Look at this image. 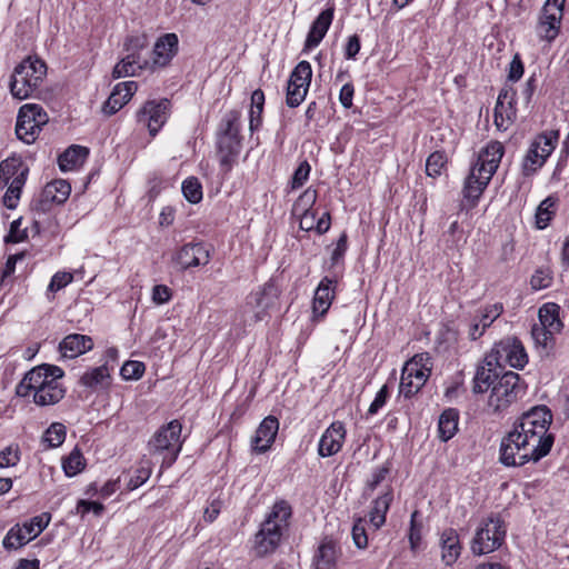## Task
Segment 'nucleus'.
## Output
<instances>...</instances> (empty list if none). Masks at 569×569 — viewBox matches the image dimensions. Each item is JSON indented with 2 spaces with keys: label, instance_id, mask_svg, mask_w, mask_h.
Returning a JSON list of instances; mask_svg holds the SVG:
<instances>
[{
  "label": "nucleus",
  "instance_id": "a878e982",
  "mask_svg": "<svg viewBox=\"0 0 569 569\" xmlns=\"http://www.w3.org/2000/svg\"><path fill=\"white\" fill-rule=\"evenodd\" d=\"M491 178L483 173H479L478 170L471 168L469 176L465 180L463 186V198L475 207L483 190L488 186Z\"/></svg>",
  "mask_w": 569,
  "mask_h": 569
},
{
  "label": "nucleus",
  "instance_id": "4468645a",
  "mask_svg": "<svg viewBox=\"0 0 569 569\" xmlns=\"http://www.w3.org/2000/svg\"><path fill=\"white\" fill-rule=\"evenodd\" d=\"M169 107L168 99L147 101L137 112V121L154 137L168 119Z\"/></svg>",
  "mask_w": 569,
  "mask_h": 569
},
{
  "label": "nucleus",
  "instance_id": "b1692460",
  "mask_svg": "<svg viewBox=\"0 0 569 569\" xmlns=\"http://www.w3.org/2000/svg\"><path fill=\"white\" fill-rule=\"evenodd\" d=\"M337 280L325 277L316 289L313 297V312L325 316L331 306L336 293Z\"/></svg>",
  "mask_w": 569,
  "mask_h": 569
},
{
  "label": "nucleus",
  "instance_id": "7ed1b4c3",
  "mask_svg": "<svg viewBox=\"0 0 569 569\" xmlns=\"http://www.w3.org/2000/svg\"><path fill=\"white\" fill-rule=\"evenodd\" d=\"M182 425L174 419L161 426L147 443L148 452L152 457L161 458V468L171 467L178 459L182 449Z\"/></svg>",
  "mask_w": 569,
  "mask_h": 569
},
{
  "label": "nucleus",
  "instance_id": "4c0bfd02",
  "mask_svg": "<svg viewBox=\"0 0 569 569\" xmlns=\"http://www.w3.org/2000/svg\"><path fill=\"white\" fill-rule=\"evenodd\" d=\"M264 106V93L261 89H257L251 94V108L249 112V129L257 130L262 123V111Z\"/></svg>",
  "mask_w": 569,
  "mask_h": 569
},
{
  "label": "nucleus",
  "instance_id": "5fc2aeb1",
  "mask_svg": "<svg viewBox=\"0 0 569 569\" xmlns=\"http://www.w3.org/2000/svg\"><path fill=\"white\" fill-rule=\"evenodd\" d=\"M21 218L11 222L9 233L4 237L6 243H18L28 238V228L21 229Z\"/></svg>",
  "mask_w": 569,
  "mask_h": 569
},
{
  "label": "nucleus",
  "instance_id": "dca6fc26",
  "mask_svg": "<svg viewBox=\"0 0 569 569\" xmlns=\"http://www.w3.org/2000/svg\"><path fill=\"white\" fill-rule=\"evenodd\" d=\"M346 439V428L342 422H332L322 433L319 445L318 453L320 457H331L338 453Z\"/></svg>",
  "mask_w": 569,
  "mask_h": 569
},
{
  "label": "nucleus",
  "instance_id": "bb28decb",
  "mask_svg": "<svg viewBox=\"0 0 569 569\" xmlns=\"http://www.w3.org/2000/svg\"><path fill=\"white\" fill-rule=\"evenodd\" d=\"M71 186L68 181L58 179L46 184L41 193L42 210H47L48 203H63L70 196Z\"/></svg>",
  "mask_w": 569,
  "mask_h": 569
},
{
  "label": "nucleus",
  "instance_id": "72a5a7b5",
  "mask_svg": "<svg viewBox=\"0 0 569 569\" xmlns=\"http://www.w3.org/2000/svg\"><path fill=\"white\" fill-rule=\"evenodd\" d=\"M559 310L560 308L556 303H546L540 307L538 312L540 323L538 325L556 333L560 332L563 325L559 318Z\"/></svg>",
  "mask_w": 569,
  "mask_h": 569
},
{
  "label": "nucleus",
  "instance_id": "9b49d317",
  "mask_svg": "<svg viewBox=\"0 0 569 569\" xmlns=\"http://www.w3.org/2000/svg\"><path fill=\"white\" fill-rule=\"evenodd\" d=\"M488 361H495L501 367L502 362H506L516 369H522L528 363V355L518 338L508 337L493 346Z\"/></svg>",
  "mask_w": 569,
  "mask_h": 569
},
{
  "label": "nucleus",
  "instance_id": "3c124183",
  "mask_svg": "<svg viewBox=\"0 0 569 569\" xmlns=\"http://www.w3.org/2000/svg\"><path fill=\"white\" fill-rule=\"evenodd\" d=\"M503 307L501 303H493L487 306L481 310V315L477 318L481 322L482 331H486L492 322L502 313Z\"/></svg>",
  "mask_w": 569,
  "mask_h": 569
},
{
  "label": "nucleus",
  "instance_id": "c9c22d12",
  "mask_svg": "<svg viewBox=\"0 0 569 569\" xmlns=\"http://www.w3.org/2000/svg\"><path fill=\"white\" fill-rule=\"evenodd\" d=\"M425 357L423 355H417L411 360L406 362L402 375H406V377L413 378L417 380L418 383L423 382V385L427 382L431 368L427 367L423 363Z\"/></svg>",
  "mask_w": 569,
  "mask_h": 569
},
{
  "label": "nucleus",
  "instance_id": "13d9d810",
  "mask_svg": "<svg viewBox=\"0 0 569 569\" xmlns=\"http://www.w3.org/2000/svg\"><path fill=\"white\" fill-rule=\"evenodd\" d=\"M423 382L418 383L416 379H411L409 377H406V375L401 373L400 379V386H399V392L405 398H411L415 396L422 387Z\"/></svg>",
  "mask_w": 569,
  "mask_h": 569
},
{
  "label": "nucleus",
  "instance_id": "a211bd4d",
  "mask_svg": "<svg viewBox=\"0 0 569 569\" xmlns=\"http://www.w3.org/2000/svg\"><path fill=\"white\" fill-rule=\"evenodd\" d=\"M136 81H124L118 83L107 101L102 104V112L106 116H112L118 112L124 104L129 102L133 93L137 91Z\"/></svg>",
  "mask_w": 569,
  "mask_h": 569
},
{
  "label": "nucleus",
  "instance_id": "69168bd1",
  "mask_svg": "<svg viewBox=\"0 0 569 569\" xmlns=\"http://www.w3.org/2000/svg\"><path fill=\"white\" fill-rule=\"evenodd\" d=\"M348 237L346 232H342L337 241L336 248L331 254V262L336 264L345 256L347 251Z\"/></svg>",
  "mask_w": 569,
  "mask_h": 569
},
{
  "label": "nucleus",
  "instance_id": "f03ea898",
  "mask_svg": "<svg viewBox=\"0 0 569 569\" xmlns=\"http://www.w3.org/2000/svg\"><path fill=\"white\" fill-rule=\"evenodd\" d=\"M291 516L292 508L288 501L281 499L273 503L254 535L253 550L258 557L263 558L277 550L288 532Z\"/></svg>",
  "mask_w": 569,
  "mask_h": 569
},
{
  "label": "nucleus",
  "instance_id": "0eeeda50",
  "mask_svg": "<svg viewBox=\"0 0 569 569\" xmlns=\"http://www.w3.org/2000/svg\"><path fill=\"white\" fill-rule=\"evenodd\" d=\"M506 531L505 522L499 517H488L477 529L472 539V553L480 556L497 550L505 541Z\"/></svg>",
  "mask_w": 569,
  "mask_h": 569
},
{
  "label": "nucleus",
  "instance_id": "e2e57ef3",
  "mask_svg": "<svg viewBox=\"0 0 569 569\" xmlns=\"http://www.w3.org/2000/svg\"><path fill=\"white\" fill-rule=\"evenodd\" d=\"M73 279V276L69 272H57L49 286H48V290L51 291V292H54V291H58L62 288H64L67 284H69Z\"/></svg>",
  "mask_w": 569,
  "mask_h": 569
},
{
  "label": "nucleus",
  "instance_id": "052dcab7",
  "mask_svg": "<svg viewBox=\"0 0 569 569\" xmlns=\"http://www.w3.org/2000/svg\"><path fill=\"white\" fill-rule=\"evenodd\" d=\"M418 516V511H413L410 520V530H409V542L410 549L416 552L419 549L421 542V525H418L416 518Z\"/></svg>",
  "mask_w": 569,
  "mask_h": 569
},
{
  "label": "nucleus",
  "instance_id": "412c9836",
  "mask_svg": "<svg viewBox=\"0 0 569 569\" xmlns=\"http://www.w3.org/2000/svg\"><path fill=\"white\" fill-rule=\"evenodd\" d=\"M279 430V421L273 416L266 417L252 439V448L256 452H266L273 443Z\"/></svg>",
  "mask_w": 569,
  "mask_h": 569
},
{
  "label": "nucleus",
  "instance_id": "603ef678",
  "mask_svg": "<svg viewBox=\"0 0 569 569\" xmlns=\"http://www.w3.org/2000/svg\"><path fill=\"white\" fill-rule=\"evenodd\" d=\"M146 367L140 361H127L120 370V375L124 380H137L144 373Z\"/></svg>",
  "mask_w": 569,
  "mask_h": 569
},
{
  "label": "nucleus",
  "instance_id": "ddd939ff",
  "mask_svg": "<svg viewBox=\"0 0 569 569\" xmlns=\"http://www.w3.org/2000/svg\"><path fill=\"white\" fill-rule=\"evenodd\" d=\"M565 2L566 0L546 1L537 24V33L540 39L552 42L558 37Z\"/></svg>",
  "mask_w": 569,
  "mask_h": 569
},
{
  "label": "nucleus",
  "instance_id": "2eb2a0df",
  "mask_svg": "<svg viewBox=\"0 0 569 569\" xmlns=\"http://www.w3.org/2000/svg\"><path fill=\"white\" fill-rule=\"evenodd\" d=\"M174 260L181 269L187 270L208 264L210 252L202 242L187 243L177 251Z\"/></svg>",
  "mask_w": 569,
  "mask_h": 569
},
{
  "label": "nucleus",
  "instance_id": "c03bdc74",
  "mask_svg": "<svg viewBox=\"0 0 569 569\" xmlns=\"http://www.w3.org/2000/svg\"><path fill=\"white\" fill-rule=\"evenodd\" d=\"M51 519L50 513H42L40 516H36L29 521L24 522L22 526L26 530V532L34 539L38 537L49 525Z\"/></svg>",
  "mask_w": 569,
  "mask_h": 569
},
{
  "label": "nucleus",
  "instance_id": "a18cd8bd",
  "mask_svg": "<svg viewBox=\"0 0 569 569\" xmlns=\"http://www.w3.org/2000/svg\"><path fill=\"white\" fill-rule=\"evenodd\" d=\"M317 190L312 188L306 189L293 204V213H305L311 211L317 200Z\"/></svg>",
  "mask_w": 569,
  "mask_h": 569
},
{
  "label": "nucleus",
  "instance_id": "f3484780",
  "mask_svg": "<svg viewBox=\"0 0 569 569\" xmlns=\"http://www.w3.org/2000/svg\"><path fill=\"white\" fill-rule=\"evenodd\" d=\"M505 148L499 141H491L478 156L477 163L472 167L479 173L491 178L499 167Z\"/></svg>",
  "mask_w": 569,
  "mask_h": 569
},
{
  "label": "nucleus",
  "instance_id": "39448f33",
  "mask_svg": "<svg viewBox=\"0 0 569 569\" xmlns=\"http://www.w3.org/2000/svg\"><path fill=\"white\" fill-rule=\"evenodd\" d=\"M46 74L47 66L42 60L31 57L24 59L14 68L11 76V94L19 100L29 98L39 88Z\"/></svg>",
  "mask_w": 569,
  "mask_h": 569
},
{
  "label": "nucleus",
  "instance_id": "8fccbe9b",
  "mask_svg": "<svg viewBox=\"0 0 569 569\" xmlns=\"http://www.w3.org/2000/svg\"><path fill=\"white\" fill-rule=\"evenodd\" d=\"M276 289L272 283H266L259 291L252 293L249 297L248 303H254L257 307H261L262 309H267L271 302L269 301V296H274Z\"/></svg>",
  "mask_w": 569,
  "mask_h": 569
},
{
  "label": "nucleus",
  "instance_id": "4be33fe9",
  "mask_svg": "<svg viewBox=\"0 0 569 569\" xmlns=\"http://www.w3.org/2000/svg\"><path fill=\"white\" fill-rule=\"evenodd\" d=\"M178 50V37L174 33H167L160 37L153 48L152 61H149L148 69L167 66Z\"/></svg>",
  "mask_w": 569,
  "mask_h": 569
},
{
  "label": "nucleus",
  "instance_id": "79ce46f5",
  "mask_svg": "<svg viewBox=\"0 0 569 569\" xmlns=\"http://www.w3.org/2000/svg\"><path fill=\"white\" fill-rule=\"evenodd\" d=\"M66 439V427L62 423H52L43 433L42 442L48 448H57L63 443Z\"/></svg>",
  "mask_w": 569,
  "mask_h": 569
},
{
  "label": "nucleus",
  "instance_id": "de8ad7c7",
  "mask_svg": "<svg viewBox=\"0 0 569 569\" xmlns=\"http://www.w3.org/2000/svg\"><path fill=\"white\" fill-rule=\"evenodd\" d=\"M447 163V157L443 152L435 151L432 152L426 162V173L429 177H438L441 174L442 169Z\"/></svg>",
  "mask_w": 569,
  "mask_h": 569
},
{
  "label": "nucleus",
  "instance_id": "bf43d9fd",
  "mask_svg": "<svg viewBox=\"0 0 569 569\" xmlns=\"http://www.w3.org/2000/svg\"><path fill=\"white\" fill-rule=\"evenodd\" d=\"M352 540L357 548L365 549L368 546V536L366 532L365 520L358 519L352 527Z\"/></svg>",
  "mask_w": 569,
  "mask_h": 569
},
{
  "label": "nucleus",
  "instance_id": "2f4dec72",
  "mask_svg": "<svg viewBox=\"0 0 569 569\" xmlns=\"http://www.w3.org/2000/svg\"><path fill=\"white\" fill-rule=\"evenodd\" d=\"M392 491H387L373 501L372 509L369 513L370 523L376 528H381L386 522V515L392 502Z\"/></svg>",
  "mask_w": 569,
  "mask_h": 569
},
{
  "label": "nucleus",
  "instance_id": "9d476101",
  "mask_svg": "<svg viewBox=\"0 0 569 569\" xmlns=\"http://www.w3.org/2000/svg\"><path fill=\"white\" fill-rule=\"evenodd\" d=\"M147 46L143 36L130 37L126 42L128 54L118 62L112 71L114 79L136 76L138 70L148 69L149 60L142 59L140 51Z\"/></svg>",
  "mask_w": 569,
  "mask_h": 569
},
{
  "label": "nucleus",
  "instance_id": "6e6552de",
  "mask_svg": "<svg viewBox=\"0 0 569 569\" xmlns=\"http://www.w3.org/2000/svg\"><path fill=\"white\" fill-rule=\"evenodd\" d=\"M48 114L39 104L27 103L19 110L16 124L18 139L27 144L33 143L41 128L47 124Z\"/></svg>",
  "mask_w": 569,
  "mask_h": 569
},
{
  "label": "nucleus",
  "instance_id": "423d86ee",
  "mask_svg": "<svg viewBox=\"0 0 569 569\" xmlns=\"http://www.w3.org/2000/svg\"><path fill=\"white\" fill-rule=\"evenodd\" d=\"M527 389V385L521 377L513 372L507 371L501 375L491 389L488 406L493 412H501L512 402L521 398Z\"/></svg>",
  "mask_w": 569,
  "mask_h": 569
},
{
  "label": "nucleus",
  "instance_id": "5701e85b",
  "mask_svg": "<svg viewBox=\"0 0 569 569\" xmlns=\"http://www.w3.org/2000/svg\"><path fill=\"white\" fill-rule=\"evenodd\" d=\"M93 347L91 337L80 333H71L63 338L59 345V350L66 358H77L86 353Z\"/></svg>",
  "mask_w": 569,
  "mask_h": 569
},
{
  "label": "nucleus",
  "instance_id": "49530a36",
  "mask_svg": "<svg viewBox=\"0 0 569 569\" xmlns=\"http://www.w3.org/2000/svg\"><path fill=\"white\" fill-rule=\"evenodd\" d=\"M63 470L67 476L72 477L79 473L84 468V459L81 452L74 449L68 458L63 460Z\"/></svg>",
  "mask_w": 569,
  "mask_h": 569
},
{
  "label": "nucleus",
  "instance_id": "f257e3e1",
  "mask_svg": "<svg viewBox=\"0 0 569 569\" xmlns=\"http://www.w3.org/2000/svg\"><path fill=\"white\" fill-rule=\"evenodd\" d=\"M551 422L552 413L547 406L523 412L501 439L500 461L507 467H520L547 456L555 441L553 435L548 432Z\"/></svg>",
  "mask_w": 569,
  "mask_h": 569
},
{
  "label": "nucleus",
  "instance_id": "20e7f679",
  "mask_svg": "<svg viewBox=\"0 0 569 569\" xmlns=\"http://www.w3.org/2000/svg\"><path fill=\"white\" fill-rule=\"evenodd\" d=\"M240 117V111L231 110L226 113L221 122V130L218 136V154L220 166L224 172L231 170L241 150Z\"/></svg>",
  "mask_w": 569,
  "mask_h": 569
},
{
  "label": "nucleus",
  "instance_id": "cd10ccee",
  "mask_svg": "<svg viewBox=\"0 0 569 569\" xmlns=\"http://www.w3.org/2000/svg\"><path fill=\"white\" fill-rule=\"evenodd\" d=\"M333 19V8L323 10L312 22L308 32L305 47L311 49L317 47L326 36Z\"/></svg>",
  "mask_w": 569,
  "mask_h": 569
},
{
  "label": "nucleus",
  "instance_id": "c85d7f7f",
  "mask_svg": "<svg viewBox=\"0 0 569 569\" xmlns=\"http://www.w3.org/2000/svg\"><path fill=\"white\" fill-rule=\"evenodd\" d=\"M441 549H442V560L446 565H452L459 558L462 547L459 540L458 532L448 528L441 533L440 538Z\"/></svg>",
  "mask_w": 569,
  "mask_h": 569
},
{
  "label": "nucleus",
  "instance_id": "a19ab883",
  "mask_svg": "<svg viewBox=\"0 0 569 569\" xmlns=\"http://www.w3.org/2000/svg\"><path fill=\"white\" fill-rule=\"evenodd\" d=\"M109 377L110 373L108 367L106 365H102L83 373L80 379V382L88 388L97 389L99 387H102L104 381L109 379Z\"/></svg>",
  "mask_w": 569,
  "mask_h": 569
},
{
  "label": "nucleus",
  "instance_id": "680f3d73",
  "mask_svg": "<svg viewBox=\"0 0 569 569\" xmlns=\"http://www.w3.org/2000/svg\"><path fill=\"white\" fill-rule=\"evenodd\" d=\"M309 173L310 164L307 161L301 162L292 176L291 188H300L308 180Z\"/></svg>",
  "mask_w": 569,
  "mask_h": 569
},
{
  "label": "nucleus",
  "instance_id": "774afa93",
  "mask_svg": "<svg viewBox=\"0 0 569 569\" xmlns=\"http://www.w3.org/2000/svg\"><path fill=\"white\" fill-rule=\"evenodd\" d=\"M171 292L170 289L164 284H157L152 289V300L157 305L166 303L170 300Z\"/></svg>",
  "mask_w": 569,
  "mask_h": 569
},
{
  "label": "nucleus",
  "instance_id": "f704fd0d",
  "mask_svg": "<svg viewBox=\"0 0 569 569\" xmlns=\"http://www.w3.org/2000/svg\"><path fill=\"white\" fill-rule=\"evenodd\" d=\"M28 172L29 169H23V171H21L19 176H16L7 186L8 189L3 196L2 202L8 209L12 210L17 208L22 188L27 181Z\"/></svg>",
  "mask_w": 569,
  "mask_h": 569
},
{
  "label": "nucleus",
  "instance_id": "864d4df0",
  "mask_svg": "<svg viewBox=\"0 0 569 569\" xmlns=\"http://www.w3.org/2000/svg\"><path fill=\"white\" fill-rule=\"evenodd\" d=\"M20 461V448L10 445L0 451V468L13 467Z\"/></svg>",
  "mask_w": 569,
  "mask_h": 569
},
{
  "label": "nucleus",
  "instance_id": "393cba45",
  "mask_svg": "<svg viewBox=\"0 0 569 569\" xmlns=\"http://www.w3.org/2000/svg\"><path fill=\"white\" fill-rule=\"evenodd\" d=\"M515 94L512 88H503L500 91L495 107V123L498 128L503 127L506 120L510 121L516 117Z\"/></svg>",
  "mask_w": 569,
  "mask_h": 569
},
{
  "label": "nucleus",
  "instance_id": "09e8293b",
  "mask_svg": "<svg viewBox=\"0 0 569 569\" xmlns=\"http://www.w3.org/2000/svg\"><path fill=\"white\" fill-rule=\"evenodd\" d=\"M47 372L48 369H44V366H39L24 375L27 383L32 387L33 392L50 381Z\"/></svg>",
  "mask_w": 569,
  "mask_h": 569
},
{
  "label": "nucleus",
  "instance_id": "7c9ffc66",
  "mask_svg": "<svg viewBox=\"0 0 569 569\" xmlns=\"http://www.w3.org/2000/svg\"><path fill=\"white\" fill-rule=\"evenodd\" d=\"M89 154V150L81 146H71L58 158L62 171H70L81 166Z\"/></svg>",
  "mask_w": 569,
  "mask_h": 569
},
{
  "label": "nucleus",
  "instance_id": "58836bf2",
  "mask_svg": "<svg viewBox=\"0 0 569 569\" xmlns=\"http://www.w3.org/2000/svg\"><path fill=\"white\" fill-rule=\"evenodd\" d=\"M32 537H30L23 526L14 525L6 535L2 546L6 550H17L27 545Z\"/></svg>",
  "mask_w": 569,
  "mask_h": 569
},
{
  "label": "nucleus",
  "instance_id": "c756f323",
  "mask_svg": "<svg viewBox=\"0 0 569 569\" xmlns=\"http://www.w3.org/2000/svg\"><path fill=\"white\" fill-rule=\"evenodd\" d=\"M64 397V389L58 381H50L33 392V401L38 406H50L59 402Z\"/></svg>",
  "mask_w": 569,
  "mask_h": 569
},
{
  "label": "nucleus",
  "instance_id": "aec40b11",
  "mask_svg": "<svg viewBox=\"0 0 569 569\" xmlns=\"http://www.w3.org/2000/svg\"><path fill=\"white\" fill-rule=\"evenodd\" d=\"M341 555L339 542L332 537H325L313 558L316 569H336Z\"/></svg>",
  "mask_w": 569,
  "mask_h": 569
},
{
  "label": "nucleus",
  "instance_id": "ea45409f",
  "mask_svg": "<svg viewBox=\"0 0 569 569\" xmlns=\"http://www.w3.org/2000/svg\"><path fill=\"white\" fill-rule=\"evenodd\" d=\"M556 199L548 197L541 201L536 212V226L538 229H545L556 213Z\"/></svg>",
  "mask_w": 569,
  "mask_h": 569
},
{
  "label": "nucleus",
  "instance_id": "0e129e2a",
  "mask_svg": "<svg viewBox=\"0 0 569 569\" xmlns=\"http://www.w3.org/2000/svg\"><path fill=\"white\" fill-rule=\"evenodd\" d=\"M388 397H389V389H388V386L385 385L377 392L373 401L371 402V405H370V407L368 409V413L369 415H376L379 411V409H381L385 406Z\"/></svg>",
  "mask_w": 569,
  "mask_h": 569
},
{
  "label": "nucleus",
  "instance_id": "6ab92c4d",
  "mask_svg": "<svg viewBox=\"0 0 569 569\" xmlns=\"http://www.w3.org/2000/svg\"><path fill=\"white\" fill-rule=\"evenodd\" d=\"M489 353L485 357L483 361L477 367L476 375L473 377L472 391L475 393H485L492 389L493 385L501 377L498 369H502L499 363H489Z\"/></svg>",
  "mask_w": 569,
  "mask_h": 569
},
{
  "label": "nucleus",
  "instance_id": "1a4fd4ad",
  "mask_svg": "<svg viewBox=\"0 0 569 569\" xmlns=\"http://www.w3.org/2000/svg\"><path fill=\"white\" fill-rule=\"evenodd\" d=\"M559 139L558 131L543 132L536 137L522 162L525 176H531L540 169L551 154Z\"/></svg>",
  "mask_w": 569,
  "mask_h": 569
},
{
  "label": "nucleus",
  "instance_id": "4d7b16f0",
  "mask_svg": "<svg viewBox=\"0 0 569 569\" xmlns=\"http://www.w3.org/2000/svg\"><path fill=\"white\" fill-rule=\"evenodd\" d=\"M552 276L549 269L540 268L536 270L530 279V286L533 290H541L551 284Z\"/></svg>",
  "mask_w": 569,
  "mask_h": 569
},
{
  "label": "nucleus",
  "instance_id": "e433bc0d",
  "mask_svg": "<svg viewBox=\"0 0 569 569\" xmlns=\"http://www.w3.org/2000/svg\"><path fill=\"white\" fill-rule=\"evenodd\" d=\"M23 169H29L18 157H9L0 162V189L6 188Z\"/></svg>",
  "mask_w": 569,
  "mask_h": 569
},
{
  "label": "nucleus",
  "instance_id": "37998d69",
  "mask_svg": "<svg viewBox=\"0 0 569 569\" xmlns=\"http://www.w3.org/2000/svg\"><path fill=\"white\" fill-rule=\"evenodd\" d=\"M182 193L191 203H198L202 199V186L198 178L189 177L182 182Z\"/></svg>",
  "mask_w": 569,
  "mask_h": 569
},
{
  "label": "nucleus",
  "instance_id": "338daca9",
  "mask_svg": "<svg viewBox=\"0 0 569 569\" xmlns=\"http://www.w3.org/2000/svg\"><path fill=\"white\" fill-rule=\"evenodd\" d=\"M26 252L22 251L19 253L10 254L8 257L4 269L1 273V281H3L6 278L10 277L14 272L17 262L22 260Z\"/></svg>",
  "mask_w": 569,
  "mask_h": 569
},
{
  "label": "nucleus",
  "instance_id": "473e14b6",
  "mask_svg": "<svg viewBox=\"0 0 569 569\" xmlns=\"http://www.w3.org/2000/svg\"><path fill=\"white\" fill-rule=\"evenodd\" d=\"M459 413L456 409H446L439 417L438 431L442 441L450 440L458 431Z\"/></svg>",
  "mask_w": 569,
  "mask_h": 569
},
{
  "label": "nucleus",
  "instance_id": "f8f14e48",
  "mask_svg": "<svg viewBox=\"0 0 569 569\" xmlns=\"http://www.w3.org/2000/svg\"><path fill=\"white\" fill-rule=\"evenodd\" d=\"M311 78V64L305 60L300 61L292 70L288 80L286 103L289 108H296L303 102Z\"/></svg>",
  "mask_w": 569,
  "mask_h": 569
},
{
  "label": "nucleus",
  "instance_id": "6e6d98bb",
  "mask_svg": "<svg viewBox=\"0 0 569 569\" xmlns=\"http://www.w3.org/2000/svg\"><path fill=\"white\" fill-rule=\"evenodd\" d=\"M556 332L549 330L548 328L541 327L538 323H535L531 328V336L535 340L536 345L542 346L547 348L550 342L553 340V335Z\"/></svg>",
  "mask_w": 569,
  "mask_h": 569
}]
</instances>
